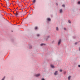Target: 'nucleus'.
<instances>
[{
	"label": "nucleus",
	"mask_w": 80,
	"mask_h": 80,
	"mask_svg": "<svg viewBox=\"0 0 80 80\" xmlns=\"http://www.w3.org/2000/svg\"><path fill=\"white\" fill-rule=\"evenodd\" d=\"M61 42H62V40H61V39H60L59 42H58V45H60V43H61Z\"/></svg>",
	"instance_id": "f03ea898"
},
{
	"label": "nucleus",
	"mask_w": 80,
	"mask_h": 80,
	"mask_svg": "<svg viewBox=\"0 0 80 80\" xmlns=\"http://www.w3.org/2000/svg\"><path fill=\"white\" fill-rule=\"evenodd\" d=\"M40 45L42 46L43 45H45V44L42 43L40 44Z\"/></svg>",
	"instance_id": "9d476101"
},
{
	"label": "nucleus",
	"mask_w": 80,
	"mask_h": 80,
	"mask_svg": "<svg viewBox=\"0 0 80 80\" xmlns=\"http://www.w3.org/2000/svg\"><path fill=\"white\" fill-rule=\"evenodd\" d=\"M35 77H39V76H40V74H36L35 75Z\"/></svg>",
	"instance_id": "f257e3e1"
},
{
	"label": "nucleus",
	"mask_w": 80,
	"mask_h": 80,
	"mask_svg": "<svg viewBox=\"0 0 80 80\" xmlns=\"http://www.w3.org/2000/svg\"><path fill=\"white\" fill-rule=\"evenodd\" d=\"M65 73H66L65 72H64V73L65 74Z\"/></svg>",
	"instance_id": "a878e982"
},
{
	"label": "nucleus",
	"mask_w": 80,
	"mask_h": 80,
	"mask_svg": "<svg viewBox=\"0 0 80 80\" xmlns=\"http://www.w3.org/2000/svg\"><path fill=\"white\" fill-rule=\"evenodd\" d=\"M60 72H62V69L60 70Z\"/></svg>",
	"instance_id": "6ab92c4d"
},
{
	"label": "nucleus",
	"mask_w": 80,
	"mask_h": 80,
	"mask_svg": "<svg viewBox=\"0 0 80 80\" xmlns=\"http://www.w3.org/2000/svg\"><path fill=\"white\" fill-rule=\"evenodd\" d=\"M57 73H58V71H56L54 73V74L55 75H57Z\"/></svg>",
	"instance_id": "20e7f679"
},
{
	"label": "nucleus",
	"mask_w": 80,
	"mask_h": 80,
	"mask_svg": "<svg viewBox=\"0 0 80 80\" xmlns=\"http://www.w3.org/2000/svg\"><path fill=\"white\" fill-rule=\"evenodd\" d=\"M56 30L57 31H58V27H56Z\"/></svg>",
	"instance_id": "1a4fd4ad"
},
{
	"label": "nucleus",
	"mask_w": 80,
	"mask_h": 80,
	"mask_svg": "<svg viewBox=\"0 0 80 80\" xmlns=\"http://www.w3.org/2000/svg\"><path fill=\"white\" fill-rule=\"evenodd\" d=\"M36 1V0H33V3H35Z\"/></svg>",
	"instance_id": "ddd939ff"
},
{
	"label": "nucleus",
	"mask_w": 80,
	"mask_h": 80,
	"mask_svg": "<svg viewBox=\"0 0 80 80\" xmlns=\"http://www.w3.org/2000/svg\"><path fill=\"white\" fill-rule=\"evenodd\" d=\"M37 36L38 37H39V36H40V34H38L37 35Z\"/></svg>",
	"instance_id": "dca6fc26"
},
{
	"label": "nucleus",
	"mask_w": 80,
	"mask_h": 80,
	"mask_svg": "<svg viewBox=\"0 0 80 80\" xmlns=\"http://www.w3.org/2000/svg\"><path fill=\"white\" fill-rule=\"evenodd\" d=\"M70 78H71V76H69L68 77V80H70Z\"/></svg>",
	"instance_id": "6e6552de"
},
{
	"label": "nucleus",
	"mask_w": 80,
	"mask_h": 80,
	"mask_svg": "<svg viewBox=\"0 0 80 80\" xmlns=\"http://www.w3.org/2000/svg\"><path fill=\"white\" fill-rule=\"evenodd\" d=\"M6 2H7V0H4Z\"/></svg>",
	"instance_id": "b1692460"
},
{
	"label": "nucleus",
	"mask_w": 80,
	"mask_h": 80,
	"mask_svg": "<svg viewBox=\"0 0 80 80\" xmlns=\"http://www.w3.org/2000/svg\"><path fill=\"white\" fill-rule=\"evenodd\" d=\"M68 22L69 23H71V21H70V20H68Z\"/></svg>",
	"instance_id": "f8f14e48"
},
{
	"label": "nucleus",
	"mask_w": 80,
	"mask_h": 80,
	"mask_svg": "<svg viewBox=\"0 0 80 80\" xmlns=\"http://www.w3.org/2000/svg\"><path fill=\"white\" fill-rule=\"evenodd\" d=\"M78 4H80V1H79L78 2Z\"/></svg>",
	"instance_id": "aec40b11"
},
{
	"label": "nucleus",
	"mask_w": 80,
	"mask_h": 80,
	"mask_svg": "<svg viewBox=\"0 0 80 80\" xmlns=\"http://www.w3.org/2000/svg\"><path fill=\"white\" fill-rule=\"evenodd\" d=\"M50 38V36H48L46 37V40L47 41V40L48 39Z\"/></svg>",
	"instance_id": "39448f33"
},
{
	"label": "nucleus",
	"mask_w": 80,
	"mask_h": 80,
	"mask_svg": "<svg viewBox=\"0 0 80 80\" xmlns=\"http://www.w3.org/2000/svg\"><path fill=\"white\" fill-rule=\"evenodd\" d=\"M32 48V47H31V48Z\"/></svg>",
	"instance_id": "bb28decb"
},
{
	"label": "nucleus",
	"mask_w": 80,
	"mask_h": 80,
	"mask_svg": "<svg viewBox=\"0 0 80 80\" xmlns=\"http://www.w3.org/2000/svg\"><path fill=\"white\" fill-rule=\"evenodd\" d=\"M64 30H67V29H66V28H64Z\"/></svg>",
	"instance_id": "a211bd4d"
},
{
	"label": "nucleus",
	"mask_w": 80,
	"mask_h": 80,
	"mask_svg": "<svg viewBox=\"0 0 80 80\" xmlns=\"http://www.w3.org/2000/svg\"><path fill=\"white\" fill-rule=\"evenodd\" d=\"M60 13H62V9H60Z\"/></svg>",
	"instance_id": "0eeeda50"
},
{
	"label": "nucleus",
	"mask_w": 80,
	"mask_h": 80,
	"mask_svg": "<svg viewBox=\"0 0 80 80\" xmlns=\"http://www.w3.org/2000/svg\"><path fill=\"white\" fill-rule=\"evenodd\" d=\"M35 28V30H37V28H37V27H36Z\"/></svg>",
	"instance_id": "4468645a"
},
{
	"label": "nucleus",
	"mask_w": 80,
	"mask_h": 80,
	"mask_svg": "<svg viewBox=\"0 0 80 80\" xmlns=\"http://www.w3.org/2000/svg\"><path fill=\"white\" fill-rule=\"evenodd\" d=\"M51 67L52 68H54L55 67L53 65H51Z\"/></svg>",
	"instance_id": "7ed1b4c3"
},
{
	"label": "nucleus",
	"mask_w": 80,
	"mask_h": 80,
	"mask_svg": "<svg viewBox=\"0 0 80 80\" xmlns=\"http://www.w3.org/2000/svg\"><path fill=\"white\" fill-rule=\"evenodd\" d=\"M75 45H77V42H75Z\"/></svg>",
	"instance_id": "412c9836"
},
{
	"label": "nucleus",
	"mask_w": 80,
	"mask_h": 80,
	"mask_svg": "<svg viewBox=\"0 0 80 80\" xmlns=\"http://www.w3.org/2000/svg\"><path fill=\"white\" fill-rule=\"evenodd\" d=\"M78 67L79 68H80V65H78Z\"/></svg>",
	"instance_id": "5701e85b"
},
{
	"label": "nucleus",
	"mask_w": 80,
	"mask_h": 80,
	"mask_svg": "<svg viewBox=\"0 0 80 80\" xmlns=\"http://www.w3.org/2000/svg\"><path fill=\"white\" fill-rule=\"evenodd\" d=\"M62 6L63 7H65V5H62Z\"/></svg>",
	"instance_id": "f3484780"
},
{
	"label": "nucleus",
	"mask_w": 80,
	"mask_h": 80,
	"mask_svg": "<svg viewBox=\"0 0 80 80\" xmlns=\"http://www.w3.org/2000/svg\"><path fill=\"white\" fill-rule=\"evenodd\" d=\"M16 17H17V16L18 15V13L17 12H16V13L15 14H14Z\"/></svg>",
	"instance_id": "423d86ee"
},
{
	"label": "nucleus",
	"mask_w": 80,
	"mask_h": 80,
	"mask_svg": "<svg viewBox=\"0 0 80 80\" xmlns=\"http://www.w3.org/2000/svg\"><path fill=\"white\" fill-rule=\"evenodd\" d=\"M48 21H50V20H51V19H50V18H48Z\"/></svg>",
	"instance_id": "9b49d317"
},
{
	"label": "nucleus",
	"mask_w": 80,
	"mask_h": 80,
	"mask_svg": "<svg viewBox=\"0 0 80 80\" xmlns=\"http://www.w3.org/2000/svg\"><path fill=\"white\" fill-rule=\"evenodd\" d=\"M9 15L11 17H12V14H11V13H10V14H9Z\"/></svg>",
	"instance_id": "2eb2a0df"
},
{
	"label": "nucleus",
	"mask_w": 80,
	"mask_h": 80,
	"mask_svg": "<svg viewBox=\"0 0 80 80\" xmlns=\"http://www.w3.org/2000/svg\"><path fill=\"white\" fill-rule=\"evenodd\" d=\"M13 13H14V14H15V13H14V12H13Z\"/></svg>",
	"instance_id": "393cba45"
},
{
	"label": "nucleus",
	"mask_w": 80,
	"mask_h": 80,
	"mask_svg": "<svg viewBox=\"0 0 80 80\" xmlns=\"http://www.w3.org/2000/svg\"><path fill=\"white\" fill-rule=\"evenodd\" d=\"M41 80H45V79L44 78H42Z\"/></svg>",
	"instance_id": "4be33fe9"
}]
</instances>
